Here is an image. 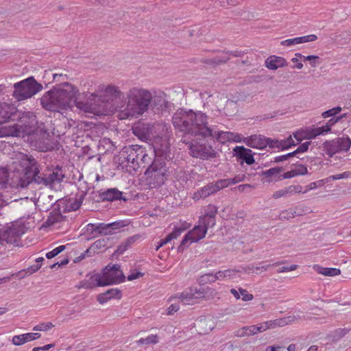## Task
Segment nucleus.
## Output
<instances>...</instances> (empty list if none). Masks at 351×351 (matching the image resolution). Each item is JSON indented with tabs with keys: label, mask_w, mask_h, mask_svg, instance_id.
Masks as SVG:
<instances>
[{
	"label": "nucleus",
	"mask_w": 351,
	"mask_h": 351,
	"mask_svg": "<svg viewBox=\"0 0 351 351\" xmlns=\"http://www.w3.org/2000/svg\"><path fill=\"white\" fill-rule=\"evenodd\" d=\"M24 226L19 222L13 223L0 232V242L3 243H15L18 239L25 233Z\"/></svg>",
	"instance_id": "obj_10"
},
{
	"label": "nucleus",
	"mask_w": 351,
	"mask_h": 351,
	"mask_svg": "<svg viewBox=\"0 0 351 351\" xmlns=\"http://www.w3.org/2000/svg\"><path fill=\"white\" fill-rule=\"evenodd\" d=\"M317 39V36L315 34H309L306 36L295 37L282 40L280 42V45L284 47H291L302 43L313 42L315 41Z\"/></svg>",
	"instance_id": "obj_20"
},
{
	"label": "nucleus",
	"mask_w": 351,
	"mask_h": 351,
	"mask_svg": "<svg viewBox=\"0 0 351 351\" xmlns=\"http://www.w3.org/2000/svg\"><path fill=\"white\" fill-rule=\"evenodd\" d=\"M303 134V137H304L305 139H312L317 137V135H315V128H306V129H302L301 130Z\"/></svg>",
	"instance_id": "obj_39"
},
{
	"label": "nucleus",
	"mask_w": 351,
	"mask_h": 351,
	"mask_svg": "<svg viewBox=\"0 0 351 351\" xmlns=\"http://www.w3.org/2000/svg\"><path fill=\"white\" fill-rule=\"evenodd\" d=\"M223 189V186L219 184L218 180L215 183H210L206 186L202 187L197 191L193 194L192 198L195 201H197L202 198H206L209 195L214 194Z\"/></svg>",
	"instance_id": "obj_16"
},
{
	"label": "nucleus",
	"mask_w": 351,
	"mask_h": 351,
	"mask_svg": "<svg viewBox=\"0 0 351 351\" xmlns=\"http://www.w3.org/2000/svg\"><path fill=\"white\" fill-rule=\"evenodd\" d=\"M204 296V290L190 289L182 292L179 296V300L184 304L191 305L197 303L198 300Z\"/></svg>",
	"instance_id": "obj_14"
},
{
	"label": "nucleus",
	"mask_w": 351,
	"mask_h": 351,
	"mask_svg": "<svg viewBox=\"0 0 351 351\" xmlns=\"http://www.w3.org/2000/svg\"><path fill=\"white\" fill-rule=\"evenodd\" d=\"M296 176L295 175V171H293V169L291 170V171H287L285 172L282 176V179H288V178H293Z\"/></svg>",
	"instance_id": "obj_60"
},
{
	"label": "nucleus",
	"mask_w": 351,
	"mask_h": 351,
	"mask_svg": "<svg viewBox=\"0 0 351 351\" xmlns=\"http://www.w3.org/2000/svg\"><path fill=\"white\" fill-rule=\"evenodd\" d=\"M12 169L17 182L16 186L21 188L26 187L32 181L48 186L60 182L64 178L62 169L59 167H56L47 176H39L35 160L22 153H19L16 160L12 162Z\"/></svg>",
	"instance_id": "obj_2"
},
{
	"label": "nucleus",
	"mask_w": 351,
	"mask_h": 351,
	"mask_svg": "<svg viewBox=\"0 0 351 351\" xmlns=\"http://www.w3.org/2000/svg\"><path fill=\"white\" fill-rule=\"evenodd\" d=\"M13 97L18 101L32 98L43 88L33 76L14 84Z\"/></svg>",
	"instance_id": "obj_8"
},
{
	"label": "nucleus",
	"mask_w": 351,
	"mask_h": 351,
	"mask_svg": "<svg viewBox=\"0 0 351 351\" xmlns=\"http://www.w3.org/2000/svg\"><path fill=\"white\" fill-rule=\"evenodd\" d=\"M350 147L351 139L348 136L337 138L325 143L326 153L330 157L337 153L348 151Z\"/></svg>",
	"instance_id": "obj_12"
},
{
	"label": "nucleus",
	"mask_w": 351,
	"mask_h": 351,
	"mask_svg": "<svg viewBox=\"0 0 351 351\" xmlns=\"http://www.w3.org/2000/svg\"><path fill=\"white\" fill-rule=\"evenodd\" d=\"M230 293L234 295V297L239 300L241 298V295L239 291H237L235 289H231Z\"/></svg>",
	"instance_id": "obj_64"
},
{
	"label": "nucleus",
	"mask_w": 351,
	"mask_h": 351,
	"mask_svg": "<svg viewBox=\"0 0 351 351\" xmlns=\"http://www.w3.org/2000/svg\"><path fill=\"white\" fill-rule=\"evenodd\" d=\"M295 145L296 143L293 140L292 136H289L287 139L285 140L274 139L272 146L273 147L280 148L282 149H287L292 146H295Z\"/></svg>",
	"instance_id": "obj_24"
},
{
	"label": "nucleus",
	"mask_w": 351,
	"mask_h": 351,
	"mask_svg": "<svg viewBox=\"0 0 351 351\" xmlns=\"http://www.w3.org/2000/svg\"><path fill=\"white\" fill-rule=\"evenodd\" d=\"M297 268H298L297 265H291L290 266H284L279 269L278 272L282 273V272L291 271L295 270Z\"/></svg>",
	"instance_id": "obj_54"
},
{
	"label": "nucleus",
	"mask_w": 351,
	"mask_h": 351,
	"mask_svg": "<svg viewBox=\"0 0 351 351\" xmlns=\"http://www.w3.org/2000/svg\"><path fill=\"white\" fill-rule=\"evenodd\" d=\"M159 342V337L157 335H150L146 337H143L136 341L139 345L156 344Z\"/></svg>",
	"instance_id": "obj_30"
},
{
	"label": "nucleus",
	"mask_w": 351,
	"mask_h": 351,
	"mask_svg": "<svg viewBox=\"0 0 351 351\" xmlns=\"http://www.w3.org/2000/svg\"><path fill=\"white\" fill-rule=\"evenodd\" d=\"M253 188H254V186H252L250 184H241L235 189L240 193H243L245 191H249L250 190H251Z\"/></svg>",
	"instance_id": "obj_52"
},
{
	"label": "nucleus",
	"mask_w": 351,
	"mask_h": 351,
	"mask_svg": "<svg viewBox=\"0 0 351 351\" xmlns=\"http://www.w3.org/2000/svg\"><path fill=\"white\" fill-rule=\"evenodd\" d=\"M23 335L24 336L25 343L38 339L41 337V335L38 332H27Z\"/></svg>",
	"instance_id": "obj_43"
},
{
	"label": "nucleus",
	"mask_w": 351,
	"mask_h": 351,
	"mask_svg": "<svg viewBox=\"0 0 351 351\" xmlns=\"http://www.w3.org/2000/svg\"><path fill=\"white\" fill-rule=\"evenodd\" d=\"M288 195H289V193L288 191V188L286 187L274 192L273 194V197L275 199H278L282 197L287 196Z\"/></svg>",
	"instance_id": "obj_49"
},
{
	"label": "nucleus",
	"mask_w": 351,
	"mask_h": 351,
	"mask_svg": "<svg viewBox=\"0 0 351 351\" xmlns=\"http://www.w3.org/2000/svg\"><path fill=\"white\" fill-rule=\"evenodd\" d=\"M255 326L257 330V333L263 332L269 330L267 321L261 322V323H258V324H256Z\"/></svg>",
	"instance_id": "obj_51"
},
{
	"label": "nucleus",
	"mask_w": 351,
	"mask_h": 351,
	"mask_svg": "<svg viewBox=\"0 0 351 351\" xmlns=\"http://www.w3.org/2000/svg\"><path fill=\"white\" fill-rule=\"evenodd\" d=\"M273 143L274 139L266 138L264 136L258 134H254L247 137H245L244 140V143L247 146L258 149H263L266 148L267 146L273 147Z\"/></svg>",
	"instance_id": "obj_13"
},
{
	"label": "nucleus",
	"mask_w": 351,
	"mask_h": 351,
	"mask_svg": "<svg viewBox=\"0 0 351 351\" xmlns=\"http://www.w3.org/2000/svg\"><path fill=\"white\" fill-rule=\"evenodd\" d=\"M288 191L289 193V195H293L295 193H304V188H303L301 185L297 184V185H290L287 186Z\"/></svg>",
	"instance_id": "obj_42"
},
{
	"label": "nucleus",
	"mask_w": 351,
	"mask_h": 351,
	"mask_svg": "<svg viewBox=\"0 0 351 351\" xmlns=\"http://www.w3.org/2000/svg\"><path fill=\"white\" fill-rule=\"evenodd\" d=\"M136 146L137 145H133L132 147L130 148L127 151H123L121 154V155L123 156L125 159H127L128 163H131L132 165H134L135 163L136 165L139 164L138 162V157L136 156H132V152H136Z\"/></svg>",
	"instance_id": "obj_29"
},
{
	"label": "nucleus",
	"mask_w": 351,
	"mask_h": 351,
	"mask_svg": "<svg viewBox=\"0 0 351 351\" xmlns=\"http://www.w3.org/2000/svg\"><path fill=\"white\" fill-rule=\"evenodd\" d=\"M13 108L7 103H0V120L5 122L10 119Z\"/></svg>",
	"instance_id": "obj_26"
},
{
	"label": "nucleus",
	"mask_w": 351,
	"mask_h": 351,
	"mask_svg": "<svg viewBox=\"0 0 351 351\" xmlns=\"http://www.w3.org/2000/svg\"><path fill=\"white\" fill-rule=\"evenodd\" d=\"M302 58L304 59V60L310 61L312 66H315L316 62L315 60L318 59L319 57L317 56L311 55V56H302Z\"/></svg>",
	"instance_id": "obj_55"
},
{
	"label": "nucleus",
	"mask_w": 351,
	"mask_h": 351,
	"mask_svg": "<svg viewBox=\"0 0 351 351\" xmlns=\"http://www.w3.org/2000/svg\"><path fill=\"white\" fill-rule=\"evenodd\" d=\"M270 266H271L270 265H265L256 267L254 269V271L256 274H260L263 271H267Z\"/></svg>",
	"instance_id": "obj_61"
},
{
	"label": "nucleus",
	"mask_w": 351,
	"mask_h": 351,
	"mask_svg": "<svg viewBox=\"0 0 351 351\" xmlns=\"http://www.w3.org/2000/svg\"><path fill=\"white\" fill-rule=\"evenodd\" d=\"M257 333V330L256 328L255 325L245 326L242 328L241 330L237 331V336L243 337V336H250L254 335Z\"/></svg>",
	"instance_id": "obj_31"
},
{
	"label": "nucleus",
	"mask_w": 351,
	"mask_h": 351,
	"mask_svg": "<svg viewBox=\"0 0 351 351\" xmlns=\"http://www.w3.org/2000/svg\"><path fill=\"white\" fill-rule=\"evenodd\" d=\"M302 55L300 53H296L295 54V57L291 58V62L295 64L293 66V68L301 69L303 67V64L301 62L299 61V58H302Z\"/></svg>",
	"instance_id": "obj_44"
},
{
	"label": "nucleus",
	"mask_w": 351,
	"mask_h": 351,
	"mask_svg": "<svg viewBox=\"0 0 351 351\" xmlns=\"http://www.w3.org/2000/svg\"><path fill=\"white\" fill-rule=\"evenodd\" d=\"M104 199L108 201H114L117 199H121L122 196V192L119 191L116 189H108L103 194Z\"/></svg>",
	"instance_id": "obj_27"
},
{
	"label": "nucleus",
	"mask_w": 351,
	"mask_h": 351,
	"mask_svg": "<svg viewBox=\"0 0 351 351\" xmlns=\"http://www.w3.org/2000/svg\"><path fill=\"white\" fill-rule=\"evenodd\" d=\"M213 133L214 135L212 136L213 138H215L217 141L219 143L224 144L226 143L230 142L229 136L228 135V132H223V131H217V132H213Z\"/></svg>",
	"instance_id": "obj_34"
},
{
	"label": "nucleus",
	"mask_w": 351,
	"mask_h": 351,
	"mask_svg": "<svg viewBox=\"0 0 351 351\" xmlns=\"http://www.w3.org/2000/svg\"><path fill=\"white\" fill-rule=\"evenodd\" d=\"M239 291L240 293V295L241 296V299L243 301L248 302L253 300L254 296L252 294L249 293L248 291L245 289H243L242 288L239 289Z\"/></svg>",
	"instance_id": "obj_45"
},
{
	"label": "nucleus",
	"mask_w": 351,
	"mask_h": 351,
	"mask_svg": "<svg viewBox=\"0 0 351 351\" xmlns=\"http://www.w3.org/2000/svg\"><path fill=\"white\" fill-rule=\"evenodd\" d=\"M160 125H149L142 124L133 128V133L136 136H141L148 138H154L153 149L149 147V153L145 147L143 146H136V152H132V156L138 157V161L141 160L142 164H149L154 156H162L169 149V143L165 138L155 136L152 132L153 130Z\"/></svg>",
	"instance_id": "obj_4"
},
{
	"label": "nucleus",
	"mask_w": 351,
	"mask_h": 351,
	"mask_svg": "<svg viewBox=\"0 0 351 351\" xmlns=\"http://www.w3.org/2000/svg\"><path fill=\"white\" fill-rule=\"evenodd\" d=\"M313 269L319 274L325 276H336L341 274V271L337 268L323 267L319 265H314Z\"/></svg>",
	"instance_id": "obj_23"
},
{
	"label": "nucleus",
	"mask_w": 351,
	"mask_h": 351,
	"mask_svg": "<svg viewBox=\"0 0 351 351\" xmlns=\"http://www.w3.org/2000/svg\"><path fill=\"white\" fill-rule=\"evenodd\" d=\"M208 209L209 211L200 217L197 224L184 237L180 245H189L204 239L208 228L215 226L217 208L216 206L210 204L208 206Z\"/></svg>",
	"instance_id": "obj_6"
},
{
	"label": "nucleus",
	"mask_w": 351,
	"mask_h": 351,
	"mask_svg": "<svg viewBox=\"0 0 351 351\" xmlns=\"http://www.w3.org/2000/svg\"><path fill=\"white\" fill-rule=\"evenodd\" d=\"M180 308V306H179V304H171L168 309H167V313L169 315H171L176 312H177Z\"/></svg>",
	"instance_id": "obj_57"
},
{
	"label": "nucleus",
	"mask_w": 351,
	"mask_h": 351,
	"mask_svg": "<svg viewBox=\"0 0 351 351\" xmlns=\"http://www.w3.org/2000/svg\"><path fill=\"white\" fill-rule=\"evenodd\" d=\"M298 208H289L288 210H283L280 214V218L282 219H289L293 218L296 215H301L302 212L298 211Z\"/></svg>",
	"instance_id": "obj_32"
},
{
	"label": "nucleus",
	"mask_w": 351,
	"mask_h": 351,
	"mask_svg": "<svg viewBox=\"0 0 351 351\" xmlns=\"http://www.w3.org/2000/svg\"><path fill=\"white\" fill-rule=\"evenodd\" d=\"M208 117L202 112L178 110L173 117V124L176 128L195 136H213V130L208 127Z\"/></svg>",
	"instance_id": "obj_3"
},
{
	"label": "nucleus",
	"mask_w": 351,
	"mask_h": 351,
	"mask_svg": "<svg viewBox=\"0 0 351 351\" xmlns=\"http://www.w3.org/2000/svg\"><path fill=\"white\" fill-rule=\"evenodd\" d=\"M125 277L120 266L114 265L112 267L107 266L101 274L92 276L87 282H84L82 287L92 289L95 287H104L112 284L120 283L123 281Z\"/></svg>",
	"instance_id": "obj_7"
},
{
	"label": "nucleus",
	"mask_w": 351,
	"mask_h": 351,
	"mask_svg": "<svg viewBox=\"0 0 351 351\" xmlns=\"http://www.w3.org/2000/svg\"><path fill=\"white\" fill-rule=\"evenodd\" d=\"M204 142L192 143L189 146L190 154L195 158L202 160H208L209 158L216 157L217 152L213 146Z\"/></svg>",
	"instance_id": "obj_11"
},
{
	"label": "nucleus",
	"mask_w": 351,
	"mask_h": 351,
	"mask_svg": "<svg viewBox=\"0 0 351 351\" xmlns=\"http://www.w3.org/2000/svg\"><path fill=\"white\" fill-rule=\"evenodd\" d=\"M350 172L345 171L342 173L330 176L328 178H330V180H337L347 178L350 176Z\"/></svg>",
	"instance_id": "obj_50"
},
{
	"label": "nucleus",
	"mask_w": 351,
	"mask_h": 351,
	"mask_svg": "<svg viewBox=\"0 0 351 351\" xmlns=\"http://www.w3.org/2000/svg\"><path fill=\"white\" fill-rule=\"evenodd\" d=\"M339 119V117L336 119H330L326 125L318 128H314L315 132L316 133L315 135L317 136L329 132L331 130V127L334 125Z\"/></svg>",
	"instance_id": "obj_25"
},
{
	"label": "nucleus",
	"mask_w": 351,
	"mask_h": 351,
	"mask_svg": "<svg viewBox=\"0 0 351 351\" xmlns=\"http://www.w3.org/2000/svg\"><path fill=\"white\" fill-rule=\"evenodd\" d=\"M298 317L295 315H289L285 317L267 321L268 329H274L278 327H283L297 322Z\"/></svg>",
	"instance_id": "obj_21"
},
{
	"label": "nucleus",
	"mask_w": 351,
	"mask_h": 351,
	"mask_svg": "<svg viewBox=\"0 0 351 351\" xmlns=\"http://www.w3.org/2000/svg\"><path fill=\"white\" fill-rule=\"evenodd\" d=\"M239 271L236 269H226L223 271H219L215 275L212 274H208L202 276L204 278L202 280H208L209 282H215L217 280H233L239 276Z\"/></svg>",
	"instance_id": "obj_15"
},
{
	"label": "nucleus",
	"mask_w": 351,
	"mask_h": 351,
	"mask_svg": "<svg viewBox=\"0 0 351 351\" xmlns=\"http://www.w3.org/2000/svg\"><path fill=\"white\" fill-rule=\"evenodd\" d=\"M293 137L296 140L297 143H299L302 140L305 139L304 137H303V134L301 130L294 132Z\"/></svg>",
	"instance_id": "obj_58"
},
{
	"label": "nucleus",
	"mask_w": 351,
	"mask_h": 351,
	"mask_svg": "<svg viewBox=\"0 0 351 351\" xmlns=\"http://www.w3.org/2000/svg\"><path fill=\"white\" fill-rule=\"evenodd\" d=\"M341 111V107L333 108L332 109H330V110L323 112L322 113V116L324 118H328V117L334 116V115L339 113Z\"/></svg>",
	"instance_id": "obj_47"
},
{
	"label": "nucleus",
	"mask_w": 351,
	"mask_h": 351,
	"mask_svg": "<svg viewBox=\"0 0 351 351\" xmlns=\"http://www.w3.org/2000/svg\"><path fill=\"white\" fill-rule=\"evenodd\" d=\"M97 300L99 302V303L101 304L106 303L110 300L108 298L106 295L105 293L99 294L97 297Z\"/></svg>",
	"instance_id": "obj_56"
},
{
	"label": "nucleus",
	"mask_w": 351,
	"mask_h": 351,
	"mask_svg": "<svg viewBox=\"0 0 351 351\" xmlns=\"http://www.w3.org/2000/svg\"><path fill=\"white\" fill-rule=\"evenodd\" d=\"M53 327V325L51 322L41 323L33 328V330L36 331H47Z\"/></svg>",
	"instance_id": "obj_40"
},
{
	"label": "nucleus",
	"mask_w": 351,
	"mask_h": 351,
	"mask_svg": "<svg viewBox=\"0 0 351 351\" xmlns=\"http://www.w3.org/2000/svg\"><path fill=\"white\" fill-rule=\"evenodd\" d=\"M121 96L119 87L111 84H101L93 93L82 95L76 86L64 82L45 92L40 98V104L47 110L59 112L75 106L94 116H106L117 110V117L123 120L142 116L153 99L149 90L133 87L127 93V103L123 108L116 104V100Z\"/></svg>",
	"instance_id": "obj_1"
},
{
	"label": "nucleus",
	"mask_w": 351,
	"mask_h": 351,
	"mask_svg": "<svg viewBox=\"0 0 351 351\" xmlns=\"http://www.w3.org/2000/svg\"><path fill=\"white\" fill-rule=\"evenodd\" d=\"M317 188L322 187L326 183L330 182V178H325L315 181Z\"/></svg>",
	"instance_id": "obj_63"
},
{
	"label": "nucleus",
	"mask_w": 351,
	"mask_h": 351,
	"mask_svg": "<svg viewBox=\"0 0 351 351\" xmlns=\"http://www.w3.org/2000/svg\"><path fill=\"white\" fill-rule=\"evenodd\" d=\"M311 145V142L307 141L302 144H301L297 149V153H304L306 152L308 149L309 145Z\"/></svg>",
	"instance_id": "obj_53"
},
{
	"label": "nucleus",
	"mask_w": 351,
	"mask_h": 351,
	"mask_svg": "<svg viewBox=\"0 0 351 351\" xmlns=\"http://www.w3.org/2000/svg\"><path fill=\"white\" fill-rule=\"evenodd\" d=\"M12 343L17 346L26 343L23 334L13 336Z\"/></svg>",
	"instance_id": "obj_46"
},
{
	"label": "nucleus",
	"mask_w": 351,
	"mask_h": 351,
	"mask_svg": "<svg viewBox=\"0 0 351 351\" xmlns=\"http://www.w3.org/2000/svg\"><path fill=\"white\" fill-rule=\"evenodd\" d=\"M64 249H65L64 245H60V246L54 248L53 250L47 252L46 254V257L48 259H51V258L55 257L56 256H57L58 254H59L60 252H62Z\"/></svg>",
	"instance_id": "obj_41"
},
{
	"label": "nucleus",
	"mask_w": 351,
	"mask_h": 351,
	"mask_svg": "<svg viewBox=\"0 0 351 351\" xmlns=\"http://www.w3.org/2000/svg\"><path fill=\"white\" fill-rule=\"evenodd\" d=\"M106 295L110 300L111 299H121V292L119 289H110L104 292Z\"/></svg>",
	"instance_id": "obj_36"
},
{
	"label": "nucleus",
	"mask_w": 351,
	"mask_h": 351,
	"mask_svg": "<svg viewBox=\"0 0 351 351\" xmlns=\"http://www.w3.org/2000/svg\"><path fill=\"white\" fill-rule=\"evenodd\" d=\"M317 183L316 182H311L308 185L304 187V193H307L309 191L317 189Z\"/></svg>",
	"instance_id": "obj_59"
},
{
	"label": "nucleus",
	"mask_w": 351,
	"mask_h": 351,
	"mask_svg": "<svg viewBox=\"0 0 351 351\" xmlns=\"http://www.w3.org/2000/svg\"><path fill=\"white\" fill-rule=\"evenodd\" d=\"M8 172L6 168L0 167V188L3 189L6 186L8 182Z\"/></svg>",
	"instance_id": "obj_35"
},
{
	"label": "nucleus",
	"mask_w": 351,
	"mask_h": 351,
	"mask_svg": "<svg viewBox=\"0 0 351 351\" xmlns=\"http://www.w3.org/2000/svg\"><path fill=\"white\" fill-rule=\"evenodd\" d=\"M233 156L237 158V160H242L241 165L243 162H245L247 165H251L255 162L252 151L244 146H236L233 149Z\"/></svg>",
	"instance_id": "obj_18"
},
{
	"label": "nucleus",
	"mask_w": 351,
	"mask_h": 351,
	"mask_svg": "<svg viewBox=\"0 0 351 351\" xmlns=\"http://www.w3.org/2000/svg\"><path fill=\"white\" fill-rule=\"evenodd\" d=\"M60 77H63L62 80H64V78L65 79L67 78V76L66 74H63V73H54L53 75V80L55 82H60Z\"/></svg>",
	"instance_id": "obj_62"
},
{
	"label": "nucleus",
	"mask_w": 351,
	"mask_h": 351,
	"mask_svg": "<svg viewBox=\"0 0 351 351\" xmlns=\"http://www.w3.org/2000/svg\"><path fill=\"white\" fill-rule=\"evenodd\" d=\"M122 222L115 221L110 223H100L98 224H89L88 226L91 227L93 230L97 232L99 234L107 235L112 234V230L120 228L123 226Z\"/></svg>",
	"instance_id": "obj_19"
},
{
	"label": "nucleus",
	"mask_w": 351,
	"mask_h": 351,
	"mask_svg": "<svg viewBox=\"0 0 351 351\" xmlns=\"http://www.w3.org/2000/svg\"><path fill=\"white\" fill-rule=\"evenodd\" d=\"M228 135L229 136L230 142L244 143L245 137L239 133L228 132Z\"/></svg>",
	"instance_id": "obj_37"
},
{
	"label": "nucleus",
	"mask_w": 351,
	"mask_h": 351,
	"mask_svg": "<svg viewBox=\"0 0 351 351\" xmlns=\"http://www.w3.org/2000/svg\"><path fill=\"white\" fill-rule=\"evenodd\" d=\"M145 174L152 180L150 184L153 187L162 185L169 176L165 162H161L158 160H155L152 163L147 169Z\"/></svg>",
	"instance_id": "obj_9"
},
{
	"label": "nucleus",
	"mask_w": 351,
	"mask_h": 351,
	"mask_svg": "<svg viewBox=\"0 0 351 351\" xmlns=\"http://www.w3.org/2000/svg\"><path fill=\"white\" fill-rule=\"evenodd\" d=\"M293 171H295V175L296 176L300 175H305L307 174L308 173V169L306 167L303 165H300L295 167V168L293 169Z\"/></svg>",
	"instance_id": "obj_48"
},
{
	"label": "nucleus",
	"mask_w": 351,
	"mask_h": 351,
	"mask_svg": "<svg viewBox=\"0 0 351 351\" xmlns=\"http://www.w3.org/2000/svg\"><path fill=\"white\" fill-rule=\"evenodd\" d=\"M62 219V216L61 214L55 213L53 215H50L45 223L47 226H53L56 223L61 221Z\"/></svg>",
	"instance_id": "obj_38"
},
{
	"label": "nucleus",
	"mask_w": 351,
	"mask_h": 351,
	"mask_svg": "<svg viewBox=\"0 0 351 351\" xmlns=\"http://www.w3.org/2000/svg\"><path fill=\"white\" fill-rule=\"evenodd\" d=\"M245 178L244 174L237 175L232 178L220 180L219 184L223 186V189L228 187L230 185L235 184L237 183L243 181Z\"/></svg>",
	"instance_id": "obj_28"
},
{
	"label": "nucleus",
	"mask_w": 351,
	"mask_h": 351,
	"mask_svg": "<svg viewBox=\"0 0 351 351\" xmlns=\"http://www.w3.org/2000/svg\"><path fill=\"white\" fill-rule=\"evenodd\" d=\"M0 120V138L25 137L34 134L37 130V120L32 112L25 113L16 123L4 124Z\"/></svg>",
	"instance_id": "obj_5"
},
{
	"label": "nucleus",
	"mask_w": 351,
	"mask_h": 351,
	"mask_svg": "<svg viewBox=\"0 0 351 351\" xmlns=\"http://www.w3.org/2000/svg\"><path fill=\"white\" fill-rule=\"evenodd\" d=\"M287 65V60L280 56H270L265 60V66L271 70H276Z\"/></svg>",
	"instance_id": "obj_22"
},
{
	"label": "nucleus",
	"mask_w": 351,
	"mask_h": 351,
	"mask_svg": "<svg viewBox=\"0 0 351 351\" xmlns=\"http://www.w3.org/2000/svg\"><path fill=\"white\" fill-rule=\"evenodd\" d=\"M191 226V224L187 221H180L178 226H175L173 231L169 234L166 238L161 239L159 245L156 247V250H158L161 247L171 242L173 239H176L180 234Z\"/></svg>",
	"instance_id": "obj_17"
},
{
	"label": "nucleus",
	"mask_w": 351,
	"mask_h": 351,
	"mask_svg": "<svg viewBox=\"0 0 351 351\" xmlns=\"http://www.w3.org/2000/svg\"><path fill=\"white\" fill-rule=\"evenodd\" d=\"M280 173V169L279 168H271L263 172V174L265 175L267 178H270L271 179L269 180L273 181L274 180H281L280 177L279 176V174Z\"/></svg>",
	"instance_id": "obj_33"
}]
</instances>
